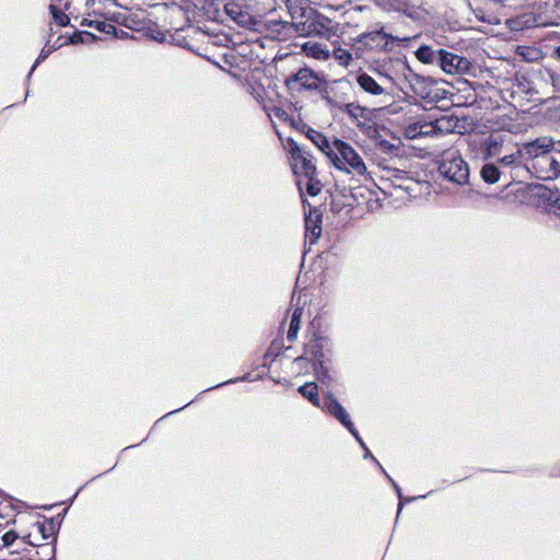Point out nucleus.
<instances>
[{"label": "nucleus", "instance_id": "4468645a", "mask_svg": "<svg viewBox=\"0 0 560 560\" xmlns=\"http://www.w3.org/2000/svg\"><path fill=\"white\" fill-rule=\"evenodd\" d=\"M322 235V214L316 209H311L305 217V240L313 245Z\"/></svg>", "mask_w": 560, "mask_h": 560}, {"label": "nucleus", "instance_id": "412c9836", "mask_svg": "<svg viewBox=\"0 0 560 560\" xmlns=\"http://www.w3.org/2000/svg\"><path fill=\"white\" fill-rule=\"evenodd\" d=\"M299 393L305 397L313 406L320 408L323 401L318 396V387L316 383L308 382L299 387Z\"/></svg>", "mask_w": 560, "mask_h": 560}, {"label": "nucleus", "instance_id": "ddd939ff", "mask_svg": "<svg viewBox=\"0 0 560 560\" xmlns=\"http://www.w3.org/2000/svg\"><path fill=\"white\" fill-rule=\"evenodd\" d=\"M306 32L308 35H316L328 39L336 33V28L330 19L325 15L317 14L313 19L308 20Z\"/></svg>", "mask_w": 560, "mask_h": 560}, {"label": "nucleus", "instance_id": "5701e85b", "mask_svg": "<svg viewBox=\"0 0 560 560\" xmlns=\"http://www.w3.org/2000/svg\"><path fill=\"white\" fill-rule=\"evenodd\" d=\"M416 57L422 63H439L440 50H433L430 46L422 45L417 49Z\"/></svg>", "mask_w": 560, "mask_h": 560}, {"label": "nucleus", "instance_id": "2eb2a0df", "mask_svg": "<svg viewBox=\"0 0 560 560\" xmlns=\"http://www.w3.org/2000/svg\"><path fill=\"white\" fill-rule=\"evenodd\" d=\"M224 11L231 20L242 26L248 25L252 20L249 13L244 10L242 3L236 0L228 1L224 4Z\"/></svg>", "mask_w": 560, "mask_h": 560}, {"label": "nucleus", "instance_id": "f03ea898", "mask_svg": "<svg viewBox=\"0 0 560 560\" xmlns=\"http://www.w3.org/2000/svg\"><path fill=\"white\" fill-rule=\"evenodd\" d=\"M439 172L447 180L463 186L468 183L469 167L456 149H448L442 152L439 161Z\"/></svg>", "mask_w": 560, "mask_h": 560}, {"label": "nucleus", "instance_id": "f3484780", "mask_svg": "<svg viewBox=\"0 0 560 560\" xmlns=\"http://www.w3.org/2000/svg\"><path fill=\"white\" fill-rule=\"evenodd\" d=\"M452 128V119L448 117H442L436 119L434 124L420 122L419 132L421 136H431L438 132L450 131Z\"/></svg>", "mask_w": 560, "mask_h": 560}, {"label": "nucleus", "instance_id": "7c9ffc66", "mask_svg": "<svg viewBox=\"0 0 560 560\" xmlns=\"http://www.w3.org/2000/svg\"><path fill=\"white\" fill-rule=\"evenodd\" d=\"M50 9V12H51V15H52V19L55 21V23L59 26H66L68 25L70 19L67 14H65L62 11H60L59 9H57L56 5L51 4L49 7Z\"/></svg>", "mask_w": 560, "mask_h": 560}, {"label": "nucleus", "instance_id": "423d86ee", "mask_svg": "<svg viewBox=\"0 0 560 560\" xmlns=\"http://www.w3.org/2000/svg\"><path fill=\"white\" fill-rule=\"evenodd\" d=\"M555 144L556 142L551 137H539L533 141L520 144V153L526 160L538 162V159H542L553 151Z\"/></svg>", "mask_w": 560, "mask_h": 560}, {"label": "nucleus", "instance_id": "72a5a7b5", "mask_svg": "<svg viewBox=\"0 0 560 560\" xmlns=\"http://www.w3.org/2000/svg\"><path fill=\"white\" fill-rule=\"evenodd\" d=\"M419 125H420V122H417V124H413V125L407 127L406 131H405L406 137L409 139H415V138L421 136V133L419 132Z\"/></svg>", "mask_w": 560, "mask_h": 560}, {"label": "nucleus", "instance_id": "a878e982", "mask_svg": "<svg viewBox=\"0 0 560 560\" xmlns=\"http://www.w3.org/2000/svg\"><path fill=\"white\" fill-rule=\"evenodd\" d=\"M302 313H303L302 308L298 307L294 310V312L292 314L290 327H289L288 336H287L289 341H293L298 337V332L300 330V325H301Z\"/></svg>", "mask_w": 560, "mask_h": 560}, {"label": "nucleus", "instance_id": "20e7f679", "mask_svg": "<svg viewBox=\"0 0 560 560\" xmlns=\"http://www.w3.org/2000/svg\"><path fill=\"white\" fill-rule=\"evenodd\" d=\"M512 145V139L509 135L502 132H492L482 140H470L469 147L476 156L482 160H489L500 156L504 152H509Z\"/></svg>", "mask_w": 560, "mask_h": 560}, {"label": "nucleus", "instance_id": "c9c22d12", "mask_svg": "<svg viewBox=\"0 0 560 560\" xmlns=\"http://www.w3.org/2000/svg\"><path fill=\"white\" fill-rule=\"evenodd\" d=\"M353 436L357 439V441L359 442V444L361 445V447H362L363 450H366V448H368V447H366V445H365V443L363 442V440H362V439H361V436L359 435V432H358V431H357V435H353Z\"/></svg>", "mask_w": 560, "mask_h": 560}, {"label": "nucleus", "instance_id": "6ab92c4d", "mask_svg": "<svg viewBox=\"0 0 560 560\" xmlns=\"http://www.w3.org/2000/svg\"><path fill=\"white\" fill-rule=\"evenodd\" d=\"M303 51L306 56L315 58L317 60H327L330 52L326 45L319 43H305L302 46Z\"/></svg>", "mask_w": 560, "mask_h": 560}, {"label": "nucleus", "instance_id": "c85d7f7f", "mask_svg": "<svg viewBox=\"0 0 560 560\" xmlns=\"http://www.w3.org/2000/svg\"><path fill=\"white\" fill-rule=\"evenodd\" d=\"M515 22L523 27L541 25V23L538 21V16L535 13H525L521 15Z\"/></svg>", "mask_w": 560, "mask_h": 560}, {"label": "nucleus", "instance_id": "e433bc0d", "mask_svg": "<svg viewBox=\"0 0 560 560\" xmlns=\"http://www.w3.org/2000/svg\"><path fill=\"white\" fill-rule=\"evenodd\" d=\"M353 436L357 439V441L359 442V444L361 445V447H362L363 450H366V448H368V447H366V445H365V443L363 442V440H362V439H361V436L359 435V432H358V431H357V435H353Z\"/></svg>", "mask_w": 560, "mask_h": 560}, {"label": "nucleus", "instance_id": "2f4dec72", "mask_svg": "<svg viewBox=\"0 0 560 560\" xmlns=\"http://www.w3.org/2000/svg\"><path fill=\"white\" fill-rule=\"evenodd\" d=\"M19 538L14 530H9L0 535V547H10Z\"/></svg>", "mask_w": 560, "mask_h": 560}, {"label": "nucleus", "instance_id": "f704fd0d", "mask_svg": "<svg viewBox=\"0 0 560 560\" xmlns=\"http://www.w3.org/2000/svg\"><path fill=\"white\" fill-rule=\"evenodd\" d=\"M51 52V49H43L38 56V58L36 59L35 63L33 65V67L31 68V71L28 73V77L33 73V71L35 70V68L38 66V63L43 60H45Z\"/></svg>", "mask_w": 560, "mask_h": 560}, {"label": "nucleus", "instance_id": "37998d69", "mask_svg": "<svg viewBox=\"0 0 560 560\" xmlns=\"http://www.w3.org/2000/svg\"><path fill=\"white\" fill-rule=\"evenodd\" d=\"M557 209L559 210L557 214L560 217V199H557Z\"/></svg>", "mask_w": 560, "mask_h": 560}, {"label": "nucleus", "instance_id": "b1692460", "mask_svg": "<svg viewBox=\"0 0 560 560\" xmlns=\"http://www.w3.org/2000/svg\"><path fill=\"white\" fill-rule=\"evenodd\" d=\"M515 52L527 62H535L542 58V52L534 46H517Z\"/></svg>", "mask_w": 560, "mask_h": 560}, {"label": "nucleus", "instance_id": "1a4fd4ad", "mask_svg": "<svg viewBox=\"0 0 560 560\" xmlns=\"http://www.w3.org/2000/svg\"><path fill=\"white\" fill-rule=\"evenodd\" d=\"M409 38H400L384 32L382 27L378 31L362 33L358 36L357 42L362 43L364 47L372 49L375 46H381L384 50H392L389 42H408Z\"/></svg>", "mask_w": 560, "mask_h": 560}, {"label": "nucleus", "instance_id": "473e14b6", "mask_svg": "<svg viewBox=\"0 0 560 560\" xmlns=\"http://www.w3.org/2000/svg\"><path fill=\"white\" fill-rule=\"evenodd\" d=\"M38 532L40 533L43 539H47L51 536L54 532V523L51 521L38 523L37 524Z\"/></svg>", "mask_w": 560, "mask_h": 560}, {"label": "nucleus", "instance_id": "9d476101", "mask_svg": "<svg viewBox=\"0 0 560 560\" xmlns=\"http://www.w3.org/2000/svg\"><path fill=\"white\" fill-rule=\"evenodd\" d=\"M320 409L336 418L352 435H357V429L354 428L347 410L337 401L330 392L326 394Z\"/></svg>", "mask_w": 560, "mask_h": 560}, {"label": "nucleus", "instance_id": "6e6552de", "mask_svg": "<svg viewBox=\"0 0 560 560\" xmlns=\"http://www.w3.org/2000/svg\"><path fill=\"white\" fill-rule=\"evenodd\" d=\"M438 65L447 74H465L468 73L471 68V63L467 58L444 49H440Z\"/></svg>", "mask_w": 560, "mask_h": 560}, {"label": "nucleus", "instance_id": "7ed1b4c3", "mask_svg": "<svg viewBox=\"0 0 560 560\" xmlns=\"http://www.w3.org/2000/svg\"><path fill=\"white\" fill-rule=\"evenodd\" d=\"M328 352V340L323 337H315L310 340L304 352L313 361L317 380L327 385L332 382V376L329 373V359L326 358Z\"/></svg>", "mask_w": 560, "mask_h": 560}, {"label": "nucleus", "instance_id": "58836bf2", "mask_svg": "<svg viewBox=\"0 0 560 560\" xmlns=\"http://www.w3.org/2000/svg\"><path fill=\"white\" fill-rule=\"evenodd\" d=\"M70 42L72 44H75L78 42H82V35H75V36L71 37Z\"/></svg>", "mask_w": 560, "mask_h": 560}, {"label": "nucleus", "instance_id": "aec40b11", "mask_svg": "<svg viewBox=\"0 0 560 560\" xmlns=\"http://www.w3.org/2000/svg\"><path fill=\"white\" fill-rule=\"evenodd\" d=\"M306 137L328 158L331 152V142L322 132L308 128Z\"/></svg>", "mask_w": 560, "mask_h": 560}, {"label": "nucleus", "instance_id": "a211bd4d", "mask_svg": "<svg viewBox=\"0 0 560 560\" xmlns=\"http://www.w3.org/2000/svg\"><path fill=\"white\" fill-rule=\"evenodd\" d=\"M296 184L301 194L306 191L307 195L312 197L317 196L322 190V185L319 180L316 179V176L300 177L298 178Z\"/></svg>", "mask_w": 560, "mask_h": 560}, {"label": "nucleus", "instance_id": "39448f33", "mask_svg": "<svg viewBox=\"0 0 560 560\" xmlns=\"http://www.w3.org/2000/svg\"><path fill=\"white\" fill-rule=\"evenodd\" d=\"M284 148L289 151L292 160L294 174L300 177L316 176V166L313 156L303 150L296 141L288 138Z\"/></svg>", "mask_w": 560, "mask_h": 560}, {"label": "nucleus", "instance_id": "c756f323", "mask_svg": "<svg viewBox=\"0 0 560 560\" xmlns=\"http://www.w3.org/2000/svg\"><path fill=\"white\" fill-rule=\"evenodd\" d=\"M334 58L338 61L340 66L347 67L352 60V56L349 50L343 49L341 47L336 48L332 52Z\"/></svg>", "mask_w": 560, "mask_h": 560}, {"label": "nucleus", "instance_id": "cd10ccee", "mask_svg": "<svg viewBox=\"0 0 560 560\" xmlns=\"http://www.w3.org/2000/svg\"><path fill=\"white\" fill-rule=\"evenodd\" d=\"M521 158H523V154L520 153V145H517L516 151L509 152L503 156L499 158V163L505 167L513 166L520 163Z\"/></svg>", "mask_w": 560, "mask_h": 560}, {"label": "nucleus", "instance_id": "f257e3e1", "mask_svg": "<svg viewBox=\"0 0 560 560\" xmlns=\"http://www.w3.org/2000/svg\"><path fill=\"white\" fill-rule=\"evenodd\" d=\"M331 148L328 159L337 170L346 174L370 177L362 156L352 145L340 139H335L331 142Z\"/></svg>", "mask_w": 560, "mask_h": 560}, {"label": "nucleus", "instance_id": "f8f14e48", "mask_svg": "<svg viewBox=\"0 0 560 560\" xmlns=\"http://www.w3.org/2000/svg\"><path fill=\"white\" fill-rule=\"evenodd\" d=\"M358 85L371 95H382L386 90V84L392 83V78L387 74L380 73L378 80L374 79L365 72L357 75Z\"/></svg>", "mask_w": 560, "mask_h": 560}, {"label": "nucleus", "instance_id": "4be33fe9", "mask_svg": "<svg viewBox=\"0 0 560 560\" xmlns=\"http://www.w3.org/2000/svg\"><path fill=\"white\" fill-rule=\"evenodd\" d=\"M364 458H371L373 459L377 466L380 467V469L385 474V476L389 479L390 483L393 485L395 491L397 492L398 497H399V505H398V513L401 511V508H402V504L404 502H411L416 499H420V498H424L425 495H420V497H413V498H408V499H402V495H401V489L400 487L393 480V478L385 471V469L383 468V466L376 460V458L371 454V452L369 451V448L364 450Z\"/></svg>", "mask_w": 560, "mask_h": 560}, {"label": "nucleus", "instance_id": "393cba45", "mask_svg": "<svg viewBox=\"0 0 560 560\" xmlns=\"http://www.w3.org/2000/svg\"><path fill=\"white\" fill-rule=\"evenodd\" d=\"M500 170L492 163H487L480 171L481 178L488 184H494L500 179Z\"/></svg>", "mask_w": 560, "mask_h": 560}, {"label": "nucleus", "instance_id": "79ce46f5", "mask_svg": "<svg viewBox=\"0 0 560 560\" xmlns=\"http://www.w3.org/2000/svg\"><path fill=\"white\" fill-rule=\"evenodd\" d=\"M303 360H304V358H303V357H299V358H296V359L294 360V363H295V364H300Z\"/></svg>", "mask_w": 560, "mask_h": 560}, {"label": "nucleus", "instance_id": "bb28decb", "mask_svg": "<svg viewBox=\"0 0 560 560\" xmlns=\"http://www.w3.org/2000/svg\"><path fill=\"white\" fill-rule=\"evenodd\" d=\"M81 25L94 27V28L98 30L100 32L106 33V34H109V33H112V31L115 30V26L113 24L104 22V21H98V20L83 19L81 22Z\"/></svg>", "mask_w": 560, "mask_h": 560}, {"label": "nucleus", "instance_id": "0eeeda50", "mask_svg": "<svg viewBox=\"0 0 560 560\" xmlns=\"http://www.w3.org/2000/svg\"><path fill=\"white\" fill-rule=\"evenodd\" d=\"M320 79L315 71L310 68H302L295 74L285 80L289 89L298 92L302 90L315 91L320 86Z\"/></svg>", "mask_w": 560, "mask_h": 560}, {"label": "nucleus", "instance_id": "4c0bfd02", "mask_svg": "<svg viewBox=\"0 0 560 560\" xmlns=\"http://www.w3.org/2000/svg\"><path fill=\"white\" fill-rule=\"evenodd\" d=\"M243 380H246V376H243V377H241V378L230 380V381H228V382H223V383H221V384L217 385L215 387H219V386H222V385H225V384H229V383H235V382H237V381H243Z\"/></svg>", "mask_w": 560, "mask_h": 560}, {"label": "nucleus", "instance_id": "ea45409f", "mask_svg": "<svg viewBox=\"0 0 560 560\" xmlns=\"http://www.w3.org/2000/svg\"><path fill=\"white\" fill-rule=\"evenodd\" d=\"M326 101L329 105L337 106V104L330 97H326Z\"/></svg>", "mask_w": 560, "mask_h": 560}, {"label": "nucleus", "instance_id": "dca6fc26", "mask_svg": "<svg viewBox=\"0 0 560 560\" xmlns=\"http://www.w3.org/2000/svg\"><path fill=\"white\" fill-rule=\"evenodd\" d=\"M339 108L345 112L349 118L361 129L366 127L369 121V110L361 105L349 103Z\"/></svg>", "mask_w": 560, "mask_h": 560}, {"label": "nucleus", "instance_id": "9b49d317", "mask_svg": "<svg viewBox=\"0 0 560 560\" xmlns=\"http://www.w3.org/2000/svg\"><path fill=\"white\" fill-rule=\"evenodd\" d=\"M537 177L544 180L555 179L560 175V152L547 154L533 164Z\"/></svg>", "mask_w": 560, "mask_h": 560}, {"label": "nucleus", "instance_id": "a19ab883", "mask_svg": "<svg viewBox=\"0 0 560 560\" xmlns=\"http://www.w3.org/2000/svg\"><path fill=\"white\" fill-rule=\"evenodd\" d=\"M555 55L557 56L558 59H560V46L556 48Z\"/></svg>", "mask_w": 560, "mask_h": 560}]
</instances>
